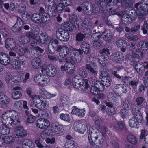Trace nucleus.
Returning <instances> with one entry per match:
<instances>
[{
    "label": "nucleus",
    "mask_w": 148,
    "mask_h": 148,
    "mask_svg": "<svg viewBox=\"0 0 148 148\" xmlns=\"http://www.w3.org/2000/svg\"><path fill=\"white\" fill-rule=\"evenodd\" d=\"M108 98L110 101L116 102L117 101L118 97L116 95L110 92L108 94Z\"/></svg>",
    "instance_id": "58836bf2"
},
{
    "label": "nucleus",
    "mask_w": 148,
    "mask_h": 148,
    "mask_svg": "<svg viewBox=\"0 0 148 148\" xmlns=\"http://www.w3.org/2000/svg\"><path fill=\"white\" fill-rule=\"evenodd\" d=\"M0 62L1 64L4 65L8 64L10 62L9 55L4 53H0Z\"/></svg>",
    "instance_id": "dca6fc26"
},
{
    "label": "nucleus",
    "mask_w": 148,
    "mask_h": 148,
    "mask_svg": "<svg viewBox=\"0 0 148 148\" xmlns=\"http://www.w3.org/2000/svg\"><path fill=\"white\" fill-rule=\"evenodd\" d=\"M143 4L142 3H138L134 5V9L136 11H139L140 10H143L142 7Z\"/></svg>",
    "instance_id": "338daca9"
},
{
    "label": "nucleus",
    "mask_w": 148,
    "mask_h": 148,
    "mask_svg": "<svg viewBox=\"0 0 148 148\" xmlns=\"http://www.w3.org/2000/svg\"><path fill=\"white\" fill-rule=\"evenodd\" d=\"M141 29L144 34H147L148 32V23L147 21H144V24L142 27Z\"/></svg>",
    "instance_id": "3c124183"
},
{
    "label": "nucleus",
    "mask_w": 148,
    "mask_h": 148,
    "mask_svg": "<svg viewBox=\"0 0 148 148\" xmlns=\"http://www.w3.org/2000/svg\"><path fill=\"white\" fill-rule=\"evenodd\" d=\"M38 99H35V98L32 101L33 104H30L31 106H35L38 109L41 110H44L46 109L47 105H48L47 101L45 100H43L42 98L39 97Z\"/></svg>",
    "instance_id": "39448f33"
},
{
    "label": "nucleus",
    "mask_w": 148,
    "mask_h": 148,
    "mask_svg": "<svg viewBox=\"0 0 148 148\" xmlns=\"http://www.w3.org/2000/svg\"><path fill=\"white\" fill-rule=\"evenodd\" d=\"M138 80H132L129 82V84L132 88H135L137 87L138 84Z\"/></svg>",
    "instance_id": "e2e57ef3"
},
{
    "label": "nucleus",
    "mask_w": 148,
    "mask_h": 148,
    "mask_svg": "<svg viewBox=\"0 0 148 148\" xmlns=\"http://www.w3.org/2000/svg\"><path fill=\"white\" fill-rule=\"evenodd\" d=\"M136 105L138 106L141 105L143 103L145 102V98L142 97H137L136 100Z\"/></svg>",
    "instance_id": "5fc2aeb1"
},
{
    "label": "nucleus",
    "mask_w": 148,
    "mask_h": 148,
    "mask_svg": "<svg viewBox=\"0 0 148 148\" xmlns=\"http://www.w3.org/2000/svg\"><path fill=\"white\" fill-rule=\"evenodd\" d=\"M5 46L6 48L9 50H13L16 47L15 40L11 38H8L5 41Z\"/></svg>",
    "instance_id": "4468645a"
},
{
    "label": "nucleus",
    "mask_w": 148,
    "mask_h": 148,
    "mask_svg": "<svg viewBox=\"0 0 148 148\" xmlns=\"http://www.w3.org/2000/svg\"><path fill=\"white\" fill-rule=\"evenodd\" d=\"M88 136L90 144L96 148H100L102 146L104 140V135L100 134L96 128L90 127L88 132Z\"/></svg>",
    "instance_id": "f257e3e1"
},
{
    "label": "nucleus",
    "mask_w": 148,
    "mask_h": 148,
    "mask_svg": "<svg viewBox=\"0 0 148 148\" xmlns=\"http://www.w3.org/2000/svg\"><path fill=\"white\" fill-rule=\"evenodd\" d=\"M108 72L103 70L101 71L100 72V75L99 78L100 79H103L106 77H108Z\"/></svg>",
    "instance_id": "69168bd1"
},
{
    "label": "nucleus",
    "mask_w": 148,
    "mask_h": 148,
    "mask_svg": "<svg viewBox=\"0 0 148 148\" xmlns=\"http://www.w3.org/2000/svg\"><path fill=\"white\" fill-rule=\"evenodd\" d=\"M23 102L22 100L16 101L14 103V107L16 109L21 110L23 108Z\"/></svg>",
    "instance_id": "09e8293b"
},
{
    "label": "nucleus",
    "mask_w": 148,
    "mask_h": 148,
    "mask_svg": "<svg viewBox=\"0 0 148 148\" xmlns=\"http://www.w3.org/2000/svg\"><path fill=\"white\" fill-rule=\"evenodd\" d=\"M94 85L99 90L101 91L104 90L105 86L102 80H101V81H96L94 82Z\"/></svg>",
    "instance_id": "ea45409f"
},
{
    "label": "nucleus",
    "mask_w": 148,
    "mask_h": 148,
    "mask_svg": "<svg viewBox=\"0 0 148 148\" xmlns=\"http://www.w3.org/2000/svg\"><path fill=\"white\" fill-rule=\"evenodd\" d=\"M16 50L18 54L22 56L28 51V49L27 46L21 43L17 45L16 46Z\"/></svg>",
    "instance_id": "2eb2a0df"
},
{
    "label": "nucleus",
    "mask_w": 148,
    "mask_h": 148,
    "mask_svg": "<svg viewBox=\"0 0 148 148\" xmlns=\"http://www.w3.org/2000/svg\"><path fill=\"white\" fill-rule=\"evenodd\" d=\"M82 52L81 50H78L77 52H71L70 56L67 59V61L70 62L68 64V66L66 67L67 72L70 74L73 73L75 70L73 67H74L73 64L75 63H79L81 61V57L79 54H82Z\"/></svg>",
    "instance_id": "f03ea898"
},
{
    "label": "nucleus",
    "mask_w": 148,
    "mask_h": 148,
    "mask_svg": "<svg viewBox=\"0 0 148 148\" xmlns=\"http://www.w3.org/2000/svg\"><path fill=\"white\" fill-rule=\"evenodd\" d=\"M22 96L21 92L20 91H15L11 94V97L14 99H18Z\"/></svg>",
    "instance_id": "a19ab883"
},
{
    "label": "nucleus",
    "mask_w": 148,
    "mask_h": 148,
    "mask_svg": "<svg viewBox=\"0 0 148 148\" xmlns=\"http://www.w3.org/2000/svg\"><path fill=\"white\" fill-rule=\"evenodd\" d=\"M41 71H45L48 76L52 77L55 76L57 73L56 68L52 65H48L47 66L43 65Z\"/></svg>",
    "instance_id": "1a4fd4ad"
},
{
    "label": "nucleus",
    "mask_w": 148,
    "mask_h": 148,
    "mask_svg": "<svg viewBox=\"0 0 148 148\" xmlns=\"http://www.w3.org/2000/svg\"><path fill=\"white\" fill-rule=\"evenodd\" d=\"M103 39L106 41H109L112 39L110 32L108 30H106L102 33Z\"/></svg>",
    "instance_id": "cd10ccee"
},
{
    "label": "nucleus",
    "mask_w": 148,
    "mask_h": 148,
    "mask_svg": "<svg viewBox=\"0 0 148 148\" xmlns=\"http://www.w3.org/2000/svg\"><path fill=\"white\" fill-rule=\"evenodd\" d=\"M39 92L40 94L45 95L47 99H49L54 97L56 95L55 94H51L49 93L44 88L41 89L39 91Z\"/></svg>",
    "instance_id": "72a5a7b5"
},
{
    "label": "nucleus",
    "mask_w": 148,
    "mask_h": 148,
    "mask_svg": "<svg viewBox=\"0 0 148 148\" xmlns=\"http://www.w3.org/2000/svg\"><path fill=\"white\" fill-rule=\"evenodd\" d=\"M56 51L59 52V55L60 57L62 58H64L66 57L67 60V58L70 56L72 51L70 53V50L69 48L66 46L58 45Z\"/></svg>",
    "instance_id": "0eeeda50"
},
{
    "label": "nucleus",
    "mask_w": 148,
    "mask_h": 148,
    "mask_svg": "<svg viewBox=\"0 0 148 148\" xmlns=\"http://www.w3.org/2000/svg\"><path fill=\"white\" fill-rule=\"evenodd\" d=\"M85 37H86L83 34L81 33H79L77 34L76 37V40L78 41H82Z\"/></svg>",
    "instance_id": "0e129e2a"
},
{
    "label": "nucleus",
    "mask_w": 148,
    "mask_h": 148,
    "mask_svg": "<svg viewBox=\"0 0 148 148\" xmlns=\"http://www.w3.org/2000/svg\"><path fill=\"white\" fill-rule=\"evenodd\" d=\"M69 98L66 96L63 97L60 99L61 102L63 106L67 105L69 103Z\"/></svg>",
    "instance_id": "4d7b16f0"
},
{
    "label": "nucleus",
    "mask_w": 148,
    "mask_h": 148,
    "mask_svg": "<svg viewBox=\"0 0 148 148\" xmlns=\"http://www.w3.org/2000/svg\"><path fill=\"white\" fill-rule=\"evenodd\" d=\"M86 68L92 74L95 75L97 74V71L95 68L94 64L90 63L89 64L86 65Z\"/></svg>",
    "instance_id": "bb28decb"
},
{
    "label": "nucleus",
    "mask_w": 148,
    "mask_h": 148,
    "mask_svg": "<svg viewBox=\"0 0 148 148\" xmlns=\"http://www.w3.org/2000/svg\"><path fill=\"white\" fill-rule=\"evenodd\" d=\"M56 36L58 39L62 41H67L69 38L68 32L62 28H60L57 30Z\"/></svg>",
    "instance_id": "423d86ee"
},
{
    "label": "nucleus",
    "mask_w": 148,
    "mask_h": 148,
    "mask_svg": "<svg viewBox=\"0 0 148 148\" xmlns=\"http://www.w3.org/2000/svg\"><path fill=\"white\" fill-rule=\"evenodd\" d=\"M117 47L119 48L121 47V51L124 52L126 51V48L127 47V45L126 42L123 39L119 38L117 39L116 42Z\"/></svg>",
    "instance_id": "a211bd4d"
},
{
    "label": "nucleus",
    "mask_w": 148,
    "mask_h": 148,
    "mask_svg": "<svg viewBox=\"0 0 148 148\" xmlns=\"http://www.w3.org/2000/svg\"><path fill=\"white\" fill-rule=\"evenodd\" d=\"M131 54L134 58L138 59L141 58L143 56V52L138 49L132 50Z\"/></svg>",
    "instance_id": "c85d7f7f"
},
{
    "label": "nucleus",
    "mask_w": 148,
    "mask_h": 148,
    "mask_svg": "<svg viewBox=\"0 0 148 148\" xmlns=\"http://www.w3.org/2000/svg\"><path fill=\"white\" fill-rule=\"evenodd\" d=\"M128 140L132 144L135 145L137 142V140L135 136L132 135H129L127 137Z\"/></svg>",
    "instance_id": "37998d69"
},
{
    "label": "nucleus",
    "mask_w": 148,
    "mask_h": 148,
    "mask_svg": "<svg viewBox=\"0 0 148 148\" xmlns=\"http://www.w3.org/2000/svg\"><path fill=\"white\" fill-rule=\"evenodd\" d=\"M21 77L18 75H14L12 77V80L14 83H18L21 81Z\"/></svg>",
    "instance_id": "052dcab7"
},
{
    "label": "nucleus",
    "mask_w": 148,
    "mask_h": 148,
    "mask_svg": "<svg viewBox=\"0 0 148 148\" xmlns=\"http://www.w3.org/2000/svg\"><path fill=\"white\" fill-rule=\"evenodd\" d=\"M138 49L142 51H146L148 49V42L144 40L140 41L137 45Z\"/></svg>",
    "instance_id": "393cba45"
},
{
    "label": "nucleus",
    "mask_w": 148,
    "mask_h": 148,
    "mask_svg": "<svg viewBox=\"0 0 148 148\" xmlns=\"http://www.w3.org/2000/svg\"><path fill=\"white\" fill-rule=\"evenodd\" d=\"M27 32L28 36L32 39H35L37 38L39 33L37 27H35L32 32Z\"/></svg>",
    "instance_id": "b1692460"
},
{
    "label": "nucleus",
    "mask_w": 148,
    "mask_h": 148,
    "mask_svg": "<svg viewBox=\"0 0 148 148\" xmlns=\"http://www.w3.org/2000/svg\"><path fill=\"white\" fill-rule=\"evenodd\" d=\"M125 125V124L123 122L118 121L115 124L114 127L116 130L121 131L123 129Z\"/></svg>",
    "instance_id": "e433bc0d"
},
{
    "label": "nucleus",
    "mask_w": 148,
    "mask_h": 148,
    "mask_svg": "<svg viewBox=\"0 0 148 148\" xmlns=\"http://www.w3.org/2000/svg\"><path fill=\"white\" fill-rule=\"evenodd\" d=\"M40 15L37 13L34 14L31 18L32 21L37 24H40L41 23V18L40 17Z\"/></svg>",
    "instance_id": "2f4dec72"
},
{
    "label": "nucleus",
    "mask_w": 148,
    "mask_h": 148,
    "mask_svg": "<svg viewBox=\"0 0 148 148\" xmlns=\"http://www.w3.org/2000/svg\"><path fill=\"white\" fill-rule=\"evenodd\" d=\"M102 34H101L99 32L94 33L91 37V40H97V38H101L102 36Z\"/></svg>",
    "instance_id": "864d4df0"
},
{
    "label": "nucleus",
    "mask_w": 148,
    "mask_h": 148,
    "mask_svg": "<svg viewBox=\"0 0 148 148\" xmlns=\"http://www.w3.org/2000/svg\"><path fill=\"white\" fill-rule=\"evenodd\" d=\"M51 128L52 132L56 134L61 133L64 130L63 126L57 122L52 123Z\"/></svg>",
    "instance_id": "f8f14e48"
},
{
    "label": "nucleus",
    "mask_w": 148,
    "mask_h": 148,
    "mask_svg": "<svg viewBox=\"0 0 148 148\" xmlns=\"http://www.w3.org/2000/svg\"><path fill=\"white\" fill-rule=\"evenodd\" d=\"M112 57L113 61L120 63L122 61L124 56L121 52H118L114 53Z\"/></svg>",
    "instance_id": "aec40b11"
},
{
    "label": "nucleus",
    "mask_w": 148,
    "mask_h": 148,
    "mask_svg": "<svg viewBox=\"0 0 148 148\" xmlns=\"http://www.w3.org/2000/svg\"><path fill=\"white\" fill-rule=\"evenodd\" d=\"M95 1L100 5L101 4L103 5L109 6V4L112 2V0H95Z\"/></svg>",
    "instance_id": "c03bdc74"
},
{
    "label": "nucleus",
    "mask_w": 148,
    "mask_h": 148,
    "mask_svg": "<svg viewBox=\"0 0 148 148\" xmlns=\"http://www.w3.org/2000/svg\"><path fill=\"white\" fill-rule=\"evenodd\" d=\"M45 5L48 8L50 7H54L56 4V3L54 0H46Z\"/></svg>",
    "instance_id": "8fccbe9b"
},
{
    "label": "nucleus",
    "mask_w": 148,
    "mask_h": 148,
    "mask_svg": "<svg viewBox=\"0 0 148 148\" xmlns=\"http://www.w3.org/2000/svg\"><path fill=\"white\" fill-rule=\"evenodd\" d=\"M63 27L66 29V31H70L73 30V27L72 24L71 23H65L63 25Z\"/></svg>",
    "instance_id": "6e6d98bb"
},
{
    "label": "nucleus",
    "mask_w": 148,
    "mask_h": 148,
    "mask_svg": "<svg viewBox=\"0 0 148 148\" xmlns=\"http://www.w3.org/2000/svg\"><path fill=\"white\" fill-rule=\"evenodd\" d=\"M14 135L16 138H20L26 136L27 133L26 131L23 129L16 127L15 130L14 132Z\"/></svg>",
    "instance_id": "f3484780"
},
{
    "label": "nucleus",
    "mask_w": 148,
    "mask_h": 148,
    "mask_svg": "<svg viewBox=\"0 0 148 148\" xmlns=\"http://www.w3.org/2000/svg\"><path fill=\"white\" fill-rule=\"evenodd\" d=\"M22 147L23 148H35L34 144L30 140L27 139L22 143Z\"/></svg>",
    "instance_id": "c756f323"
},
{
    "label": "nucleus",
    "mask_w": 148,
    "mask_h": 148,
    "mask_svg": "<svg viewBox=\"0 0 148 148\" xmlns=\"http://www.w3.org/2000/svg\"><path fill=\"white\" fill-rule=\"evenodd\" d=\"M81 89L83 91H85L90 87L88 83V81L87 79L81 80Z\"/></svg>",
    "instance_id": "f704fd0d"
},
{
    "label": "nucleus",
    "mask_w": 148,
    "mask_h": 148,
    "mask_svg": "<svg viewBox=\"0 0 148 148\" xmlns=\"http://www.w3.org/2000/svg\"><path fill=\"white\" fill-rule=\"evenodd\" d=\"M84 77L83 74H79L75 76L73 79L72 85L76 88H81V78Z\"/></svg>",
    "instance_id": "ddd939ff"
},
{
    "label": "nucleus",
    "mask_w": 148,
    "mask_h": 148,
    "mask_svg": "<svg viewBox=\"0 0 148 148\" xmlns=\"http://www.w3.org/2000/svg\"><path fill=\"white\" fill-rule=\"evenodd\" d=\"M92 43L95 47L97 48H99L101 45V43L100 41L97 40H92Z\"/></svg>",
    "instance_id": "774afa93"
},
{
    "label": "nucleus",
    "mask_w": 148,
    "mask_h": 148,
    "mask_svg": "<svg viewBox=\"0 0 148 148\" xmlns=\"http://www.w3.org/2000/svg\"><path fill=\"white\" fill-rule=\"evenodd\" d=\"M50 123L48 120L41 118L38 119L36 122L37 127L41 130H45L49 127Z\"/></svg>",
    "instance_id": "6e6552de"
},
{
    "label": "nucleus",
    "mask_w": 148,
    "mask_h": 148,
    "mask_svg": "<svg viewBox=\"0 0 148 148\" xmlns=\"http://www.w3.org/2000/svg\"><path fill=\"white\" fill-rule=\"evenodd\" d=\"M123 106L125 109H128L131 107V102L128 99H125L123 102Z\"/></svg>",
    "instance_id": "49530a36"
},
{
    "label": "nucleus",
    "mask_w": 148,
    "mask_h": 148,
    "mask_svg": "<svg viewBox=\"0 0 148 148\" xmlns=\"http://www.w3.org/2000/svg\"><path fill=\"white\" fill-rule=\"evenodd\" d=\"M48 36L45 33H42L40 34L38 42L40 44H42L45 43L48 40Z\"/></svg>",
    "instance_id": "7c9ffc66"
},
{
    "label": "nucleus",
    "mask_w": 148,
    "mask_h": 148,
    "mask_svg": "<svg viewBox=\"0 0 148 148\" xmlns=\"http://www.w3.org/2000/svg\"><path fill=\"white\" fill-rule=\"evenodd\" d=\"M74 127L75 131L82 134H83L87 129L86 125L80 121L75 122L74 123Z\"/></svg>",
    "instance_id": "9b49d317"
},
{
    "label": "nucleus",
    "mask_w": 148,
    "mask_h": 148,
    "mask_svg": "<svg viewBox=\"0 0 148 148\" xmlns=\"http://www.w3.org/2000/svg\"><path fill=\"white\" fill-rule=\"evenodd\" d=\"M108 58L107 55H99L97 59L99 62L102 66H104L107 64Z\"/></svg>",
    "instance_id": "4be33fe9"
},
{
    "label": "nucleus",
    "mask_w": 148,
    "mask_h": 148,
    "mask_svg": "<svg viewBox=\"0 0 148 148\" xmlns=\"http://www.w3.org/2000/svg\"><path fill=\"white\" fill-rule=\"evenodd\" d=\"M50 82V79L48 77L44 74H42V77L41 85L47 84Z\"/></svg>",
    "instance_id": "de8ad7c7"
},
{
    "label": "nucleus",
    "mask_w": 148,
    "mask_h": 148,
    "mask_svg": "<svg viewBox=\"0 0 148 148\" xmlns=\"http://www.w3.org/2000/svg\"><path fill=\"white\" fill-rule=\"evenodd\" d=\"M31 64L33 68L34 69L38 68L41 65V60L38 57L33 58L31 61Z\"/></svg>",
    "instance_id": "412c9836"
},
{
    "label": "nucleus",
    "mask_w": 148,
    "mask_h": 148,
    "mask_svg": "<svg viewBox=\"0 0 148 148\" xmlns=\"http://www.w3.org/2000/svg\"><path fill=\"white\" fill-rule=\"evenodd\" d=\"M54 8V7L48 8V9L47 10V12L49 16L54 17L56 15Z\"/></svg>",
    "instance_id": "a18cd8bd"
},
{
    "label": "nucleus",
    "mask_w": 148,
    "mask_h": 148,
    "mask_svg": "<svg viewBox=\"0 0 148 148\" xmlns=\"http://www.w3.org/2000/svg\"><path fill=\"white\" fill-rule=\"evenodd\" d=\"M77 146V144L73 140L67 141L64 145L66 148H75Z\"/></svg>",
    "instance_id": "4c0bfd02"
},
{
    "label": "nucleus",
    "mask_w": 148,
    "mask_h": 148,
    "mask_svg": "<svg viewBox=\"0 0 148 148\" xmlns=\"http://www.w3.org/2000/svg\"><path fill=\"white\" fill-rule=\"evenodd\" d=\"M5 8L10 11H12L15 9V5L14 3H7L4 4Z\"/></svg>",
    "instance_id": "79ce46f5"
},
{
    "label": "nucleus",
    "mask_w": 148,
    "mask_h": 148,
    "mask_svg": "<svg viewBox=\"0 0 148 148\" xmlns=\"http://www.w3.org/2000/svg\"><path fill=\"white\" fill-rule=\"evenodd\" d=\"M10 99L3 92L0 91V104L5 105L9 103Z\"/></svg>",
    "instance_id": "a878e982"
},
{
    "label": "nucleus",
    "mask_w": 148,
    "mask_h": 148,
    "mask_svg": "<svg viewBox=\"0 0 148 148\" xmlns=\"http://www.w3.org/2000/svg\"><path fill=\"white\" fill-rule=\"evenodd\" d=\"M116 14L119 16H121V21L124 24H129L132 21L131 18L130 17V15L124 12H119L116 13Z\"/></svg>",
    "instance_id": "9d476101"
},
{
    "label": "nucleus",
    "mask_w": 148,
    "mask_h": 148,
    "mask_svg": "<svg viewBox=\"0 0 148 148\" xmlns=\"http://www.w3.org/2000/svg\"><path fill=\"white\" fill-rule=\"evenodd\" d=\"M18 40L20 42L23 43L27 44L29 43L30 40L29 37L28 36L27 32L26 33L25 36H21L19 37Z\"/></svg>",
    "instance_id": "c9c22d12"
},
{
    "label": "nucleus",
    "mask_w": 148,
    "mask_h": 148,
    "mask_svg": "<svg viewBox=\"0 0 148 148\" xmlns=\"http://www.w3.org/2000/svg\"><path fill=\"white\" fill-rule=\"evenodd\" d=\"M132 114L134 116L129 120V124L132 128L137 127L139 126V123H141L143 120V116L140 110L136 106H134L132 110Z\"/></svg>",
    "instance_id": "20e7f679"
},
{
    "label": "nucleus",
    "mask_w": 148,
    "mask_h": 148,
    "mask_svg": "<svg viewBox=\"0 0 148 148\" xmlns=\"http://www.w3.org/2000/svg\"><path fill=\"white\" fill-rule=\"evenodd\" d=\"M2 118L3 122L7 125L9 124L13 127L18 125L19 123V116L18 113L16 112H5L3 114Z\"/></svg>",
    "instance_id": "7ed1b4c3"
},
{
    "label": "nucleus",
    "mask_w": 148,
    "mask_h": 148,
    "mask_svg": "<svg viewBox=\"0 0 148 148\" xmlns=\"http://www.w3.org/2000/svg\"><path fill=\"white\" fill-rule=\"evenodd\" d=\"M90 92L93 94L95 95H98L99 92V90L95 86L91 87Z\"/></svg>",
    "instance_id": "13d9d810"
},
{
    "label": "nucleus",
    "mask_w": 148,
    "mask_h": 148,
    "mask_svg": "<svg viewBox=\"0 0 148 148\" xmlns=\"http://www.w3.org/2000/svg\"><path fill=\"white\" fill-rule=\"evenodd\" d=\"M3 123V124L0 126V134L3 135L9 134L10 132V129L8 127L9 124L7 125Z\"/></svg>",
    "instance_id": "5701e85b"
},
{
    "label": "nucleus",
    "mask_w": 148,
    "mask_h": 148,
    "mask_svg": "<svg viewBox=\"0 0 148 148\" xmlns=\"http://www.w3.org/2000/svg\"><path fill=\"white\" fill-rule=\"evenodd\" d=\"M80 47L82 50L80 49H78L75 51L74 52H77L78 50H81L82 51V54H79V55H79L82 54L83 53V52L85 54H87L90 52V46L87 43L85 42H82L81 45Z\"/></svg>",
    "instance_id": "6ab92c4d"
},
{
    "label": "nucleus",
    "mask_w": 148,
    "mask_h": 148,
    "mask_svg": "<svg viewBox=\"0 0 148 148\" xmlns=\"http://www.w3.org/2000/svg\"><path fill=\"white\" fill-rule=\"evenodd\" d=\"M60 119L64 121H70V116L69 114H61L60 116Z\"/></svg>",
    "instance_id": "603ef678"
},
{
    "label": "nucleus",
    "mask_w": 148,
    "mask_h": 148,
    "mask_svg": "<svg viewBox=\"0 0 148 148\" xmlns=\"http://www.w3.org/2000/svg\"><path fill=\"white\" fill-rule=\"evenodd\" d=\"M11 64L13 68L15 70H18L21 68V65L19 60L14 59L11 61Z\"/></svg>",
    "instance_id": "473e14b6"
},
{
    "label": "nucleus",
    "mask_w": 148,
    "mask_h": 148,
    "mask_svg": "<svg viewBox=\"0 0 148 148\" xmlns=\"http://www.w3.org/2000/svg\"><path fill=\"white\" fill-rule=\"evenodd\" d=\"M82 32L86 37H88L90 35L91 33L90 30L88 28L86 27L83 29Z\"/></svg>",
    "instance_id": "680f3d73"
},
{
    "label": "nucleus",
    "mask_w": 148,
    "mask_h": 148,
    "mask_svg": "<svg viewBox=\"0 0 148 148\" xmlns=\"http://www.w3.org/2000/svg\"><path fill=\"white\" fill-rule=\"evenodd\" d=\"M42 77V74L37 75L34 77V80L36 82L41 84Z\"/></svg>",
    "instance_id": "bf43d9fd"
}]
</instances>
